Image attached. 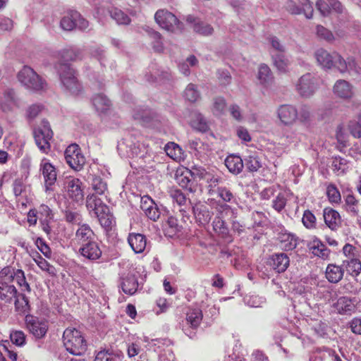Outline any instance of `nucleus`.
Masks as SVG:
<instances>
[{"instance_id":"79ce46f5","label":"nucleus","mask_w":361,"mask_h":361,"mask_svg":"<svg viewBox=\"0 0 361 361\" xmlns=\"http://www.w3.org/2000/svg\"><path fill=\"white\" fill-rule=\"evenodd\" d=\"M91 185L97 195H104L107 191V183L100 176H92Z\"/></svg>"},{"instance_id":"052dcab7","label":"nucleus","mask_w":361,"mask_h":361,"mask_svg":"<svg viewBox=\"0 0 361 361\" xmlns=\"http://www.w3.org/2000/svg\"><path fill=\"white\" fill-rule=\"evenodd\" d=\"M36 263L42 270L45 271L51 275H54L55 274L54 267L53 266H51L42 256H39V260H36Z\"/></svg>"},{"instance_id":"72a5a7b5","label":"nucleus","mask_w":361,"mask_h":361,"mask_svg":"<svg viewBox=\"0 0 361 361\" xmlns=\"http://www.w3.org/2000/svg\"><path fill=\"white\" fill-rule=\"evenodd\" d=\"M138 286V283L136 277L134 275H128L123 279L121 288L123 291L128 295L134 294Z\"/></svg>"},{"instance_id":"c03bdc74","label":"nucleus","mask_w":361,"mask_h":361,"mask_svg":"<svg viewBox=\"0 0 361 361\" xmlns=\"http://www.w3.org/2000/svg\"><path fill=\"white\" fill-rule=\"evenodd\" d=\"M16 309L20 312L25 313L29 310V300L24 294H17L15 298Z\"/></svg>"},{"instance_id":"6ab92c4d","label":"nucleus","mask_w":361,"mask_h":361,"mask_svg":"<svg viewBox=\"0 0 361 361\" xmlns=\"http://www.w3.org/2000/svg\"><path fill=\"white\" fill-rule=\"evenodd\" d=\"M334 93L338 97L349 99L353 94V86L345 80H338L334 85Z\"/></svg>"},{"instance_id":"ea45409f","label":"nucleus","mask_w":361,"mask_h":361,"mask_svg":"<svg viewBox=\"0 0 361 361\" xmlns=\"http://www.w3.org/2000/svg\"><path fill=\"white\" fill-rule=\"evenodd\" d=\"M343 265L345 267L347 271L352 276H358L361 272V262L358 259L351 258L343 260Z\"/></svg>"},{"instance_id":"bb28decb","label":"nucleus","mask_w":361,"mask_h":361,"mask_svg":"<svg viewBox=\"0 0 361 361\" xmlns=\"http://www.w3.org/2000/svg\"><path fill=\"white\" fill-rule=\"evenodd\" d=\"M309 248L312 254L322 258H326L329 255V250L319 239L315 238L309 243Z\"/></svg>"},{"instance_id":"6e6d98bb","label":"nucleus","mask_w":361,"mask_h":361,"mask_svg":"<svg viewBox=\"0 0 361 361\" xmlns=\"http://www.w3.org/2000/svg\"><path fill=\"white\" fill-rule=\"evenodd\" d=\"M217 78L219 84L223 86L229 85L231 82V75L226 69H219L217 71Z\"/></svg>"},{"instance_id":"a211bd4d","label":"nucleus","mask_w":361,"mask_h":361,"mask_svg":"<svg viewBox=\"0 0 361 361\" xmlns=\"http://www.w3.org/2000/svg\"><path fill=\"white\" fill-rule=\"evenodd\" d=\"M128 242L132 250L137 254L143 252L147 245L146 237L141 233H129Z\"/></svg>"},{"instance_id":"680f3d73","label":"nucleus","mask_w":361,"mask_h":361,"mask_svg":"<svg viewBox=\"0 0 361 361\" xmlns=\"http://www.w3.org/2000/svg\"><path fill=\"white\" fill-rule=\"evenodd\" d=\"M226 100L224 97H219L214 99L213 111L214 114H221L226 108Z\"/></svg>"},{"instance_id":"4be33fe9","label":"nucleus","mask_w":361,"mask_h":361,"mask_svg":"<svg viewBox=\"0 0 361 361\" xmlns=\"http://www.w3.org/2000/svg\"><path fill=\"white\" fill-rule=\"evenodd\" d=\"M86 205L88 209L94 211L96 215L109 211V207L102 201V200L98 198L94 194L87 196Z\"/></svg>"},{"instance_id":"603ef678","label":"nucleus","mask_w":361,"mask_h":361,"mask_svg":"<svg viewBox=\"0 0 361 361\" xmlns=\"http://www.w3.org/2000/svg\"><path fill=\"white\" fill-rule=\"evenodd\" d=\"M99 221L101 226L104 228L106 230H109L111 228L113 224V217L109 214V212H105V213H101L97 215Z\"/></svg>"},{"instance_id":"338daca9","label":"nucleus","mask_w":361,"mask_h":361,"mask_svg":"<svg viewBox=\"0 0 361 361\" xmlns=\"http://www.w3.org/2000/svg\"><path fill=\"white\" fill-rule=\"evenodd\" d=\"M316 7L323 16H327L331 13V8L328 1H325L324 0H317Z\"/></svg>"},{"instance_id":"0e129e2a","label":"nucleus","mask_w":361,"mask_h":361,"mask_svg":"<svg viewBox=\"0 0 361 361\" xmlns=\"http://www.w3.org/2000/svg\"><path fill=\"white\" fill-rule=\"evenodd\" d=\"M350 133L355 138H361V125L355 121H350L348 123Z\"/></svg>"},{"instance_id":"0eeeda50","label":"nucleus","mask_w":361,"mask_h":361,"mask_svg":"<svg viewBox=\"0 0 361 361\" xmlns=\"http://www.w3.org/2000/svg\"><path fill=\"white\" fill-rule=\"evenodd\" d=\"M316 78L311 73L302 75L295 83L297 92L303 98H310L317 90Z\"/></svg>"},{"instance_id":"3c124183","label":"nucleus","mask_w":361,"mask_h":361,"mask_svg":"<svg viewBox=\"0 0 361 361\" xmlns=\"http://www.w3.org/2000/svg\"><path fill=\"white\" fill-rule=\"evenodd\" d=\"M346 209L353 216L358 214V202L353 195H348L345 200Z\"/></svg>"},{"instance_id":"774afa93","label":"nucleus","mask_w":361,"mask_h":361,"mask_svg":"<svg viewBox=\"0 0 361 361\" xmlns=\"http://www.w3.org/2000/svg\"><path fill=\"white\" fill-rule=\"evenodd\" d=\"M94 361H116L115 357L111 350H102L99 351Z\"/></svg>"},{"instance_id":"f03ea898","label":"nucleus","mask_w":361,"mask_h":361,"mask_svg":"<svg viewBox=\"0 0 361 361\" xmlns=\"http://www.w3.org/2000/svg\"><path fill=\"white\" fill-rule=\"evenodd\" d=\"M63 343L67 351L74 355H81L87 350V341L79 330L69 327L63 334Z\"/></svg>"},{"instance_id":"13d9d810","label":"nucleus","mask_w":361,"mask_h":361,"mask_svg":"<svg viewBox=\"0 0 361 361\" xmlns=\"http://www.w3.org/2000/svg\"><path fill=\"white\" fill-rule=\"evenodd\" d=\"M11 341L17 345H23L25 342V336L21 331H12L10 334Z\"/></svg>"},{"instance_id":"5fc2aeb1","label":"nucleus","mask_w":361,"mask_h":361,"mask_svg":"<svg viewBox=\"0 0 361 361\" xmlns=\"http://www.w3.org/2000/svg\"><path fill=\"white\" fill-rule=\"evenodd\" d=\"M303 225L307 228H313L316 226V217L310 210H305L302 219Z\"/></svg>"},{"instance_id":"c756f323","label":"nucleus","mask_w":361,"mask_h":361,"mask_svg":"<svg viewBox=\"0 0 361 361\" xmlns=\"http://www.w3.org/2000/svg\"><path fill=\"white\" fill-rule=\"evenodd\" d=\"M257 78L263 85H269L273 82L274 77L271 71L267 64L262 63L259 65Z\"/></svg>"},{"instance_id":"1a4fd4ad","label":"nucleus","mask_w":361,"mask_h":361,"mask_svg":"<svg viewBox=\"0 0 361 361\" xmlns=\"http://www.w3.org/2000/svg\"><path fill=\"white\" fill-rule=\"evenodd\" d=\"M25 322L29 331L36 338H43L48 330V324L45 321L39 320L37 317L27 315L25 317Z\"/></svg>"},{"instance_id":"393cba45","label":"nucleus","mask_w":361,"mask_h":361,"mask_svg":"<svg viewBox=\"0 0 361 361\" xmlns=\"http://www.w3.org/2000/svg\"><path fill=\"white\" fill-rule=\"evenodd\" d=\"M92 104L98 112L104 113L111 105V101L102 93L95 94L92 99Z\"/></svg>"},{"instance_id":"b1692460","label":"nucleus","mask_w":361,"mask_h":361,"mask_svg":"<svg viewBox=\"0 0 361 361\" xmlns=\"http://www.w3.org/2000/svg\"><path fill=\"white\" fill-rule=\"evenodd\" d=\"M225 165L231 173L237 175L243 171L244 162L240 157L230 155L225 159Z\"/></svg>"},{"instance_id":"20e7f679","label":"nucleus","mask_w":361,"mask_h":361,"mask_svg":"<svg viewBox=\"0 0 361 361\" xmlns=\"http://www.w3.org/2000/svg\"><path fill=\"white\" fill-rule=\"evenodd\" d=\"M314 57L318 64L324 69L335 68L338 71H344L345 68L344 59L337 52L330 53L320 48L315 51Z\"/></svg>"},{"instance_id":"69168bd1","label":"nucleus","mask_w":361,"mask_h":361,"mask_svg":"<svg viewBox=\"0 0 361 361\" xmlns=\"http://www.w3.org/2000/svg\"><path fill=\"white\" fill-rule=\"evenodd\" d=\"M178 183L185 189H188L190 192H193V189L192 188V181L190 180L188 176L184 175L183 173L178 176L176 178Z\"/></svg>"},{"instance_id":"2f4dec72","label":"nucleus","mask_w":361,"mask_h":361,"mask_svg":"<svg viewBox=\"0 0 361 361\" xmlns=\"http://www.w3.org/2000/svg\"><path fill=\"white\" fill-rule=\"evenodd\" d=\"M279 238L286 250H293L298 245V238L292 233H281Z\"/></svg>"},{"instance_id":"e433bc0d","label":"nucleus","mask_w":361,"mask_h":361,"mask_svg":"<svg viewBox=\"0 0 361 361\" xmlns=\"http://www.w3.org/2000/svg\"><path fill=\"white\" fill-rule=\"evenodd\" d=\"M79 17V13L76 11H70L67 16L61 20V27L63 30L71 31L75 28V18Z\"/></svg>"},{"instance_id":"2eb2a0df","label":"nucleus","mask_w":361,"mask_h":361,"mask_svg":"<svg viewBox=\"0 0 361 361\" xmlns=\"http://www.w3.org/2000/svg\"><path fill=\"white\" fill-rule=\"evenodd\" d=\"M94 233L90 226L86 224L80 225L76 230L74 240L82 245L94 240Z\"/></svg>"},{"instance_id":"de8ad7c7","label":"nucleus","mask_w":361,"mask_h":361,"mask_svg":"<svg viewBox=\"0 0 361 361\" xmlns=\"http://www.w3.org/2000/svg\"><path fill=\"white\" fill-rule=\"evenodd\" d=\"M216 192L218 194V197H219L224 202L230 203L235 202V198L231 190L226 187H217Z\"/></svg>"},{"instance_id":"f8f14e48","label":"nucleus","mask_w":361,"mask_h":361,"mask_svg":"<svg viewBox=\"0 0 361 361\" xmlns=\"http://www.w3.org/2000/svg\"><path fill=\"white\" fill-rule=\"evenodd\" d=\"M40 171L44 176L46 190H48L56 181V168L47 159H43L40 164Z\"/></svg>"},{"instance_id":"9d476101","label":"nucleus","mask_w":361,"mask_h":361,"mask_svg":"<svg viewBox=\"0 0 361 361\" xmlns=\"http://www.w3.org/2000/svg\"><path fill=\"white\" fill-rule=\"evenodd\" d=\"M277 115L281 122L286 126L293 125L298 118L297 109L290 104H282L277 109Z\"/></svg>"},{"instance_id":"4d7b16f0","label":"nucleus","mask_w":361,"mask_h":361,"mask_svg":"<svg viewBox=\"0 0 361 361\" xmlns=\"http://www.w3.org/2000/svg\"><path fill=\"white\" fill-rule=\"evenodd\" d=\"M300 4L302 6V13H304L305 17L308 19H310L313 16V7L312 4L309 0H300Z\"/></svg>"},{"instance_id":"a18cd8bd","label":"nucleus","mask_w":361,"mask_h":361,"mask_svg":"<svg viewBox=\"0 0 361 361\" xmlns=\"http://www.w3.org/2000/svg\"><path fill=\"white\" fill-rule=\"evenodd\" d=\"M184 96L189 102H195L200 97V94L197 87L194 84L190 83L185 90Z\"/></svg>"},{"instance_id":"473e14b6","label":"nucleus","mask_w":361,"mask_h":361,"mask_svg":"<svg viewBox=\"0 0 361 361\" xmlns=\"http://www.w3.org/2000/svg\"><path fill=\"white\" fill-rule=\"evenodd\" d=\"M18 291L13 285H0V299L10 303L17 297Z\"/></svg>"},{"instance_id":"a878e982","label":"nucleus","mask_w":361,"mask_h":361,"mask_svg":"<svg viewBox=\"0 0 361 361\" xmlns=\"http://www.w3.org/2000/svg\"><path fill=\"white\" fill-rule=\"evenodd\" d=\"M245 165L250 172L257 171L262 166V160L257 152H250L244 159Z\"/></svg>"},{"instance_id":"bf43d9fd","label":"nucleus","mask_w":361,"mask_h":361,"mask_svg":"<svg viewBox=\"0 0 361 361\" xmlns=\"http://www.w3.org/2000/svg\"><path fill=\"white\" fill-rule=\"evenodd\" d=\"M206 182L208 184V193L209 195H212L215 192L214 188L221 182V179L217 176L210 174L209 178H207Z\"/></svg>"},{"instance_id":"9b49d317","label":"nucleus","mask_w":361,"mask_h":361,"mask_svg":"<svg viewBox=\"0 0 361 361\" xmlns=\"http://www.w3.org/2000/svg\"><path fill=\"white\" fill-rule=\"evenodd\" d=\"M267 264L276 273H283L288 267L290 259L286 253H276L268 258Z\"/></svg>"},{"instance_id":"09e8293b","label":"nucleus","mask_w":361,"mask_h":361,"mask_svg":"<svg viewBox=\"0 0 361 361\" xmlns=\"http://www.w3.org/2000/svg\"><path fill=\"white\" fill-rule=\"evenodd\" d=\"M194 31L204 36L212 35L214 32V28L208 23L198 22L194 25Z\"/></svg>"},{"instance_id":"c85d7f7f","label":"nucleus","mask_w":361,"mask_h":361,"mask_svg":"<svg viewBox=\"0 0 361 361\" xmlns=\"http://www.w3.org/2000/svg\"><path fill=\"white\" fill-rule=\"evenodd\" d=\"M202 312L199 308L190 309L186 316V322L192 329H197L202 320Z\"/></svg>"},{"instance_id":"4468645a","label":"nucleus","mask_w":361,"mask_h":361,"mask_svg":"<svg viewBox=\"0 0 361 361\" xmlns=\"http://www.w3.org/2000/svg\"><path fill=\"white\" fill-rule=\"evenodd\" d=\"M69 197L75 202L83 200L84 194L82 182L78 178H69L65 181Z\"/></svg>"},{"instance_id":"ddd939ff","label":"nucleus","mask_w":361,"mask_h":361,"mask_svg":"<svg viewBox=\"0 0 361 361\" xmlns=\"http://www.w3.org/2000/svg\"><path fill=\"white\" fill-rule=\"evenodd\" d=\"M79 253L90 261H95L101 257L102 252L98 243L94 240L82 245L79 248Z\"/></svg>"},{"instance_id":"4c0bfd02","label":"nucleus","mask_w":361,"mask_h":361,"mask_svg":"<svg viewBox=\"0 0 361 361\" xmlns=\"http://www.w3.org/2000/svg\"><path fill=\"white\" fill-rule=\"evenodd\" d=\"M16 269L11 267H5L0 271V285H12L15 280Z\"/></svg>"},{"instance_id":"7ed1b4c3","label":"nucleus","mask_w":361,"mask_h":361,"mask_svg":"<svg viewBox=\"0 0 361 361\" xmlns=\"http://www.w3.org/2000/svg\"><path fill=\"white\" fill-rule=\"evenodd\" d=\"M17 77L20 83L28 90L39 92L47 88L46 80L30 66H25L18 72Z\"/></svg>"},{"instance_id":"f704fd0d","label":"nucleus","mask_w":361,"mask_h":361,"mask_svg":"<svg viewBox=\"0 0 361 361\" xmlns=\"http://www.w3.org/2000/svg\"><path fill=\"white\" fill-rule=\"evenodd\" d=\"M336 307L341 314L350 313L355 309L352 300L348 297H341L336 303Z\"/></svg>"},{"instance_id":"49530a36","label":"nucleus","mask_w":361,"mask_h":361,"mask_svg":"<svg viewBox=\"0 0 361 361\" xmlns=\"http://www.w3.org/2000/svg\"><path fill=\"white\" fill-rule=\"evenodd\" d=\"M17 284L21 288L23 291L30 292L31 288L29 283L26 281L25 273L21 269H16L15 280Z\"/></svg>"},{"instance_id":"f257e3e1","label":"nucleus","mask_w":361,"mask_h":361,"mask_svg":"<svg viewBox=\"0 0 361 361\" xmlns=\"http://www.w3.org/2000/svg\"><path fill=\"white\" fill-rule=\"evenodd\" d=\"M55 68L59 75L64 90L73 95H78L82 92V87L75 76V71L71 67L70 64L58 62L55 64Z\"/></svg>"},{"instance_id":"c9c22d12","label":"nucleus","mask_w":361,"mask_h":361,"mask_svg":"<svg viewBox=\"0 0 361 361\" xmlns=\"http://www.w3.org/2000/svg\"><path fill=\"white\" fill-rule=\"evenodd\" d=\"M271 59L276 69L281 73H286L290 65L289 60L283 54H272Z\"/></svg>"},{"instance_id":"39448f33","label":"nucleus","mask_w":361,"mask_h":361,"mask_svg":"<svg viewBox=\"0 0 361 361\" xmlns=\"http://www.w3.org/2000/svg\"><path fill=\"white\" fill-rule=\"evenodd\" d=\"M34 137L39 149L44 153H48L51 148L49 142L53 137V131L47 121H42L40 126L34 130Z\"/></svg>"},{"instance_id":"37998d69","label":"nucleus","mask_w":361,"mask_h":361,"mask_svg":"<svg viewBox=\"0 0 361 361\" xmlns=\"http://www.w3.org/2000/svg\"><path fill=\"white\" fill-rule=\"evenodd\" d=\"M111 17L114 19L118 24L127 25L130 23V19L121 10L118 8H112L109 11Z\"/></svg>"},{"instance_id":"58836bf2","label":"nucleus","mask_w":361,"mask_h":361,"mask_svg":"<svg viewBox=\"0 0 361 361\" xmlns=\"http://www.w3.org/2000/svg\"><path fill=\"white\" fill-rule=\"evenodd\" d=\"M214 231L221 238H227L229 235V230L224 221L219 216L215 217L212 223Z\"/></svg>"},{"instance_id":"864d4df0","label":"nucleus","mask_w":361,"mask_h":361,"mask_svg":"<svg viewBox=\"0 0 361 361\" xmlns=\"http://www.w3.org/2000/svg\"><path fill=\"white\" fill-rule=\"evenodd\" d=\"M166 154L173 159H178L181 154V148L173 142L169 143L165 147Z\"/></svg>"},{"instance_id":"cd10ccee","label":"nucleus","mask_w":361,"mask_h":361,"mask_svg":"<svg viewBox=\"0 0 361 361\" xmlns=\"http://www.w3.org/2000/svg\"><path fill=\"white\" fill-rule=\"evenodd\" d=\"M343 269L335 264H329L326 269V277L331 283H338L343 276Z\"/></svg>"},{"instance_id":"412c9836","label":"nucleus","mask_w":361,"mask_h":361,"mask_svg":"<svg viewBox=\"0 0 361 361\" xmlns=\"http://www.w3.org/2000/svg\"><path fill=\"white\" fill-rule=\"evenodd\" d=\"M61 63L77 61L83 59L84 51L80 48L71 47L60 52Z\"/></svg>"},{"instance_id":"e2e57ef3","label":"nucleus","mask_w":361,"mask_h":361,"mask_svg":"<svg viewBox=\"0 0 361 361\" xmlns=\"http://www.w3.org/2000/svg\"><path fill=\"white\" fill-rule=\"evenodd\" d=\"M192 126L202 132H205L208 129L205 119L200 114L197 115L196 119L192 121Z\"/></svg>"},{"instance_id":"7c9ffc66","label":"nucleus","mask_w":361,"mask_h":361,"mask_svg":"<svg viewBox=\"0 0 361 361\" xmlns=\"http://www.w3.org/2000/svg\"><path fill=\"white\" fill-rule=\"evenodd\" d=\"M15 102L16 99L13 90L7 89L4 91V96L0 99V108L3 111H10Z\"/></svg>"},{"instance_id":"dca6fc26","label":"nucleus","mask_w":361,"mask_h":361,"mask_svg":"<svg viewBox=\"0 0 361 361\" xmlns=\"http://www.w3.org/2000/svg\"><path fill=\"white\" fill-rule=\"evenodd\" d=\"M192 211L197 221L202 225L208 224L213 214L207 206L201 202L195 204L192 207Z\"/></svg>"},{"instance_id":"5701e85b","label":"nucleus","mask_w":361,"mask_h":361,"mask_svg":"<svg viewBox=\"0 0 361 361\" xmlns=\"http://www.w3.org/2000/svg\"><path fill=\"white\" fill-rule=\"evenodd\" d=\"M163 230L166 236L173 238L181 232L182 226L178 224L176 218L169 216L163 225Z\"/></svg>"},{"instance_id":"a19ab883","label":"nucleus","mask_w":361,"mask_h":361,"mask_svg":"<svg viewBox=\"0 0 361 361\" xmlns=\"http://www.w3.org/2000/svg\"><path fill=\"white\" fill-rule=\"evenodd\" d=\"M348 162L345 159L341 157H336L334 159L332 169L337 175L344 174L348 171Z\"/></svg>"},{"instance_id":"6e6552de","label":"nucleus","mask_w":361,"mask_h":361,"mask_svg":"<svg viewBox=\"0 0 361 361\" xmlns=\"http://www.w3.org/2000/svg\"><path fill=\"white\" fill-rule=\"evenodd\" d=\"M64 156L67 164L75 171L81 170L86 161L80 148L76 144L70 145L66 149Z\"/></svg>"},{"instance_id":"423d86ee","label":"nucleus","mask_w":361,"mask_h":361,"mask_svg":"<svg viewBox=\"0 0 361 361\" xmlns=\"http://www.w3.org/2000/svg\"><path fill=\"white\" fill-rule=\"evenodd\" d=\"M154 19L161 27L169 32H174L182 28V23L177 17L167 10H158L154 15Z\"/></svg>"},{"instance_id":"f3484780","label":"nucleus","mask_w":361,"mask_h":361,"mask_svg":"<svg viewBox=\"0 0 361 361\" xmlns=\"http://www.w3.org/2000/svg\"><path fill=\"white\" fill-rule=\"evenodd\" d=\"M324 222L333 231L337 230L341 224V219L339 213L332 208H325L323 211Z\"/></svg>"},{"instance_id":"aec40b11","label":"nucleus","mask_w":361,"mask_h":361,"mask_svg":"<svg viewBox=\"0 0 361 361\" xmlns=\"http://www.w3.org/2000/svg\"><path fill=\"white\" fill-rule=\"evenodd\" d=\"M140 147L141 145L140 142L135 141V138L133 136L123 139V141L118 144V149L126 148L128 157L138 155L140 152Z\"/></svg>"},{"instance_id":"8fccbe9b","label":"nucleus","mask_w":361,"mask_h":361,"mask_svg":"<svg viewBox=\"0 0 361 361\" xmlns=\"http://www.w3.org/2000/svg\"><path fill=\"white\" fill-rule=\"evenodd\" d=\"M326 195L331 202L339 203L341 200L340 192L334 184L327 186Z\"/></svg>"}]
</instances>
